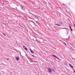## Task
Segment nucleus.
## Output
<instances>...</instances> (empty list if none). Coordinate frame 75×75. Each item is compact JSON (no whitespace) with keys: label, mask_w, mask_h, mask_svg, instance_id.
<instances>
[{"label":"nucleus","mask_w":75,"mask_h":75,"mask_svg":"<svg viewBox=\"0 0 75 75\" xmlns=\"http://www.w3.org/2000/svg\"><path fill=\"white\" fill-rule=\"evenodd\" d=\"M13 9L14 10V9H14V8H13Z\"/></svg>","instance_id":"30"},{"label":"nucleus","mask_w":75,"mask_h":75,"mask_svg":"<svg viewBox=\"0 0 75 75\" xmlns=\"http://www.w3.org/2000/svg\"><path fill=\"white\" fill-rule=\"evenodd\" d=\"M71 49H72V50H74V49H73V48L72 47H71Z\"/></svg>","instance_id":"25"},{"label":"nucleus","mask_w":75,"mask_h":75,"mask_svg":"<svg viewBox=\"0 0 75 75\" xmlns=\"http://www.w3.org/2000/svg\"><path fill=\"white\" fill-rule=\"evenodd\" d=\"M52 56L54 57H55L57 59H58V60H59L60 59L59 58H58V57H57L56 55H54V54H52Z\"/></svg>","instance_id":"2"},{"label":"nucleus","mask_w":75,"mask_h":75,"mask_svg":"<svg viewBox=\"0 0 75 75\" xmlns=\"http://www.w3.org/2000/svg\"><path fill=\"white\" fill-rule=\"evenodd\" d=\"M50 56H51V55H50Z\"/></svg>","instance_id":"36"},{"label":"nucleus","mask_w":75,"mask_h":75,"mask_svg":"<svg viewBox=\"0 0 75 75\" xmlns=\"http://www.w3.org/2000/svg\"><path fill=\"white\" fill-rule=\"evenodd\" d=\"M52 71H53V72H54V73L55 72V70H54V69H53V68L52 69Z\"/></svg>","instance_id":"14"},{"label":"nucleus","mask_w":75,"mask_h":75,"mask_svg":"<svg viewBox=\"0 0 75 75\" xmlns=\"http://www.w3.org/2000/svg\"><path fill=\"white\" fill-rule=\"evenodd\" d=\"M47 30H49V31H51L52 30H51V29H50V28H48Z\"/></svg>","instance_id":"15"},{"label":"nucleus","mask_w":75,"mask_h":75,"mask_svg":"<svg viewBox=\"0 0 75 75\" xmlns=\"http://www.w3.org/2000/svg\"><path fill=\"white\" fill-rule=\"evenodd\" d=\"M32 22L34 24V25H35V26H38V25H37V24H35V22H34V21H32Z\"/></svg>","instance_id":"7"},{"label":"nucleus","mask_w":75,"mask_h":75,"mask_svg":"<svg viewBox=\"0 0 75 75\" xmlns=\"http://www.w3.org/2000/svg\"><path fill=\"white\" fill-rule=\"evenodd\" d=\"M62 4V5H63L64 6H65V4Z\"/></svg>","instance_id":"20"},{"label":"nucleus","mask_w":75,"mask_h":75,"mask_svg":"<svg viewBox=\"0 0 75 75\" xmlns=\"http://www.w3.org/2000/svg\"><path fill=\"white\" fill-rule=\"evenodd\" d=\"M38 8L39 9H41V8H40V7H39Z\"/></svg>","instance_id":"22"},{"label":"nucleus","mask_w":75,"mask_h":75,"mask_svg":"<svg viewBox=\"0 0 75 75\" xmlns=\"http://www.w3.org/2000/svg\"><path fill=\"white\" fill-rule=\"evenodd\" d=\"M23 50L24 51V52L25 53H26V52L24 50Z\"/></svg>","instance_id":"21"},{"label":"nucleus","mask_w":75,"mask_h":75,"mask_svg":"<svg viewBox=\"0 0 75 75\" xmlns=\"http://www.w3.org/2000/svg\"><path fill=\"white\" fill-rule=\"evenodd\" d=\"M69 28H70V30L71 31H73V30L72 29V28H71V26H69Z\"/></svg>","instance_id":"9"},{"label":"nucleus","mask_w":75,"mask_h":75,"mask_svg":"<svg viewBox=\"0 0 75 75\" xmlns=\"http://www.w3.org/2000/svg\"><path fill=\"white\" fill-rule=\"evenodd\" d=\"M15 59L16 61H19L20 60V57H16Z\"/></svg>","instance_id":"4"},{"label":"nucleus","mask_w":75,"mask_h":75,"mask_svg":"<svg viewBox=\"0 0 75 75\" xmlns=\"http://www.w3.org/2000/svg\"><path fill=\"white\" fill-rule=\"evenodd\" d=\"M34 21H35V22H36V21H35V20H34Z\"/></svg>","instance_id":"32"},{"label":"nucleus","mask_w":75,"mask_h":75,"mask_svg":"<svg viewBox=\"0 0 75 75\" xmlns=\"http://www.w3.org/2000/svg\"><path fill=\"white\" fill-rule=\"evenodd\" d=\"M50 53H51V52H50Z\"/></svg>","instance_id":"37"},{"label":"nucleus","mask_w":75,"mask_h":75,"mask_svg":"<svg viewBox=\"0 0 75 75\" xmlns=\"http://www.w3.org/2000/svg\"><path fill=\"white\" fill-rule=\"evenodd\" d=\"M2 34L3 35H4V36H6V34H5L4 33H2Z\"/></svg>","instance_id":"19"},{"label":"nucleus","mask_w":75,"mask_h":75,"mask_svg":"<svg viewBox=\"0 0 75 75\" xmlns=\"http://www.w3.org/2000/svg\"><path fill=\"white\" fill-rule=\"evenodd\" d=\"M59 24H62V25H63L64 24V23H63V22H59Z\"/></svg>","instance_id":"12"},{"label":"nucleus","mask_w":75,"mask_h":75,"mask_svg":"<svg viewBox=\"0 0 75 75\" xmlns=\"http://www.w3.org/2000/svg\"><path fill=\"white\" fill-rule=\"evenodd\" d=\"M6 60H7L8 61V60H9V59H8V58H6Z\"/></svg>","instance_id":"23"},{"label":"nucleus","mask_w":75,"mask_h":75,"mask_svg":"<svg viewBox=\"0 0 75 75\" xmlns=\"http://www.w3.org/2000/svg\"><path fill=\"white\" fill-rule=\"evenodd\" d=\"M21 7V8L22 10H23L24 7V6L22 5H21L20 6Z\"/></svg>","instance_id":"5"},{"label":"nucleus","mask_w":75,"mask_h":75,"mask_svg":"<svg viewBox=\"0 0 75 75\" xmlns=\"http://www.w3.org/2000/svg\"><path fill=\"white\" fill-rule=\"evenodd\" d=\"M64 44L66 47H67V44L65 42H64Z\"/></svg>","instance_id":"13"},{"label":"nucleus","mask_w":75,"mask_h":75,"mask_svg":"<svg viewBox=\"0 0 75 75\" xmlns=\"http://www.w3.org/2000/svg\"><path fill=\"white\" fill-rule=\"evenodd\" d=\"M74 31H75V29H74Z\"/></svg>","instance_id":"33"},{"label":"nucleus","mask_w":75,"mask_h":75,"mask_svg":"<svg viewBox=\"0 0 75 75\" xmlns=\"http://www.w3.org/2000/svg\"><path fill=\"white\" fill-rule=\"evenodd\" d=\"M36 41L37 42H39V43H40V41H38V40H37V39H36Z\"/></svg>","instance_id":"16"},{"label":"nucleus","mask_w":75,"mask_h":75,"mask_svg":"<svg viewBox=\"0 0 75 75\" xmlns=\"http://www.w3.org/2000/svg\"><path fill=\"white\" fill-rule=\"evenodd\" d=\"M16 8H17V7H16Z\"/></svg>","instance_id":"31"},{"label":"nucleus","mask_w":75,"mask_h":75,"mask_svg":"<svg viewBox=\"0 0 75 75\" xmlns=\"http://www.w3.org/2000/svg\"><path fill=\"white\" fill-rule=\"evenodd\" d=\"M33 16H35V17H36V18H38V17L36 16H34V15H33Z\"/></svg>","instance_id":"18"},{"label":"nucleus","mask_w":75,"mask_h":75,"mask_svg":"<svg viewBox=\"0 0 75 75\" xmlns=\"http://www.w3.org/2000/svg\"><path fill=\"white\" fill-rule=\"evenodd\" d=\"M69 65L70 67L71 68H74V67L73 66H72V64H71L69 63Z\"/></svg>","instance_id":"6"},{"label":"nucleus","mask_w":75,"mask_h":75,"mask_svg":"<svg viewBox=\"0 0 75 75\" xmlns=\"http://www.w3.org/2000/svg\"><path fill=\"white\" fill-rule=\"evenodd\" d=\"M54 50H56V48H54Z\"/></svg>","instance_id":"29"},{"label":"nucleus","mask_w":75,"mask_h":75,"mask_svg":"<svg viewBox=\"0 0 75 75\" xmlns=\"http://www.w3.org/2000/svg\"><path fill=\"white\" fill-rule=\"evenodd\" d=\"M29 14H31V13L30 12H29Z\"/></svg>","instance_id":"26"},{"label":"nucleus","mask_w":75,"mask_h":75,"mask_svg":"<svg viewBox=\"0 0 75 75\" xmlns=\"http://www.w3.org/2000/svg\"><path fill=\"white\" fill-rule=\"evenodd\" d=\"M47 71L49 73H51L52 72V69L50 68H47Z\"/></svg>","instance_id":"1"},{"label":"nucleus","mask_w":75,"mask_h":75,"mask_svg":"<svg viewBox=\"0 0 75 75\" xmlns=\"http://www.w3.org/2000/svg\"><path fill=\"white\" fill-rule=\"evenodd\" d=\"M30 50L32 54H34V52L33 51V50L31 49H30Z\"/></svg>","instance_id":"10"},{"label":"nucleus","mask_w":75,"mask_h":75,"mask_svg":"<svg viewBox=\"0 0 75 75\" xmlns=\"http://www.w3.org/2000/svg\"><path fill=\"white\" fill-rule=\"evenodd\" d=\"M23 48L24 49V50H25L26 51H27V50H28V49H27V48H26V47H25V46L24 45H23Z\"/></svg>","instance_id":"3"},{"label":"nucleus","mask_w":75,"mask_h":75,"mask_svg":"<svg viewBox=\"0 0 75 75\" xmlns=\"http://www.w3.org/2000/svg\"><path fill=\"white\" fill-rule=\"evenodd\" d=\"M55 25H57V26H61V24H56Z\"/></svg>","instance_id":"11"},{"label":"nucleus","mask_w":75,"mask_h":75,"mask_svg":"<svg viewBox=\"0 0 75 75\" xmlns=\"http://www.w3.org/2000/svg\"><path fill=\"white\" fill-rule=\"evenodd\" d=\"M1 40H2V38H1Z\"/></svg>","instance_id":"35"},{"label":"nucleus","mask_w":75,"mask_h":75,"mask_svg":"<svg viewBox=\"0 0 75 75\" xmlns=\"http://www.w3.org/2000/svg\"><path fill=\"white\" fill-rule=\"evenodd\" d=\"M3 65H6L4 64V63H3Z\"/></svg>","instance_id":"27"},{"label":"nucleus","mask_w":75,"mask_h":75,"mask_svg":"<svg viewBox=\"0 0 75 75\" xmlns=\"http://www.w3.org/2000/svg\"><path fill=\"white\" fill-rule=\"evenodd\" d=\"M2 5L3 6H4V3H2Z\"/></svg>","instance_id":"24"},{"label":"nucleus","mask_w":75,"mask_h":75,"mask_svg":"<svg viewBox=\"0 0 75 75\" xmlns=\"http://www.w3.org/2000/svg\"><path fill=\"white\" fill-rule=\"evenodd\" d=\"M52 31L53 32V33H54V34H55V33H56V32H57V31H56V30H55L53 29H52Z\"/></svg>","instance_id":"8"},{"label":"nucleus","mask_w":75,"mask_h":75,"mask_svg":"<svg viewBox=\"0 0 75 75\" xmlns=\"http://www.w3.org/2000/svg\"><path fill=\"white\" fill-rule=\"evenodd\" d=\"M29 52V53H30V54H31L30 53V52Z\"/></svg>","instance_id":"28"},{"label":"nucleus","mask_w":75,"mask_h":75,"mask_svg":"<svg viewBox=\"0 0 75 75\" xmlns=\"http://www.w3.org/2000/svg\"><path fill=\"white\" fill-rule=\"evenodd\" d=\"M20 54H21V52H20Z\"/></svg>","instance_id":"34"},{"label":"nucleus","mask_w":75,"mask_h":75,"mask_svg":"<svg viewBox=\"0 0 75 75\" xmlns=\"http://www.w3.org/2000/svg\"><path fill=\"white\" fill-rule=\"evenodd\" d=\"M31 56H32V57H34V58H35V56H34V55H31Z\"/></svg>","instance_id":"17"}]
</instances>
